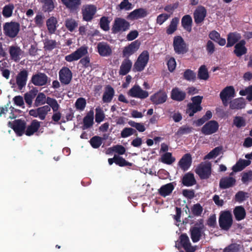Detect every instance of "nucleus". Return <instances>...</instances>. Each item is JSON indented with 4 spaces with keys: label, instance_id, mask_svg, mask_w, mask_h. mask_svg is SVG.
I'll return each instance as SVG.
<instances>
[{
    "label": "nucleus",
    "instance_id": "f257e3e1",
    "mask_svg": "<svg viewBox=\"0 0 252 252\" xmlns=\"http://www.w3.org/2000/svg\"><path fill=\"white\" fill-rule=\"evenodd\" d=\"M20 30V24L16 22H6L3 25L4 35L11 38L16 37Z\"/></svg>",
    "mask_w": 252,
    "mask_h": 252
},
{
    "label": "nucleus",
    "instance_id": "f03ea898",
    "mask_svg": "<svg viewBox=\"0 0 252 252\" xmlns=\"http://www.w3.org/2000/svg\"><path fill=\"white\" fill-rule=\"evenodd\" d=\"M130 25L129 22L121 17H117L114 19L111 31L112 33L116 34L128 31Z\"/></svg>",
    "mask_w": 252,
    "mask_h": 252
},
{
    "label": "nucleus",
    "instance_id": "7ed1b4c3",
    "mask_svg": "<svg viewBox=\"0 0 252 252\" xmlns=\"http://www.w3.org/2000/svg\"><path fill=\"white\" fill-rule=\"evenodd\" d=\"M195 172L201 180L209 179L212 173V165L210 162H201L195 169Z\"/></svg>",
    "mask_w": 252,
    "mask_h": 252
},
{
    "label": "nucleus",
    "instance_id": "20e7f679",
    "mask_svg": "<svg viewBox=\"0 0 252 252\" xmlns=\"http://www.w3.org/2000/svg\"><path fill=\"white\" fill-rule=\"evenodd\" d=\"M220 227L222 230L228 231L233 224L232 215L230 211L221 212L219 219Z\"/></svg>",
    "mask_w": 252,
    "mask_h": 252
},
{
    "label": "nucleus",
    "instance_id": "39448f33",
    "mask_svg": "<svg viewBox=\"0 0 252 252\" xmlns=\"http://www.w3.org/2000/svg\"><path fill=\"white\" fill-rule=\"evenodd\" d=\"M96 12L97 7L95 5L92 4L83 5L81 8L83 20L87 22L92 21Z\"/></svg>",
    "mask_w": 252,
    "mask_h": 252
},
{
    "label": "nucleus",
    "instance_id": "423d86ee",
    "mask_svg": "<svg viewBox=\"0 0 252 252\" xmlns=\"http://www.w3.org/2000/svg\"><path fill=\"white\" fill-rule=\"evenodd\" d=\"M173 46L175 52L178 55L185 54L189 50L188 45L180 35L174 37Z\"/></svg>",
    "mask_w": 252,
    "mask_h": 252
},
{
    "label": "nucleus",
    "instance_id": "0eeeda50",
    "mask_svg": "<svg viewBox=\"0 0 252 252\" xmlns=\"http://www.w3.org/2000/svg\"><path fill=\"white\" fill-rule=\"evenodd\" d=\"M9 127H11L18 136H22L25 132L26 123L24 120L17 119L13 122H9Z\"/></svg>",
    "mask_w": 252,
    "mask_h": 252
},
{
    "label": "nucleus",
    "instance_id": "6e6552de",
    "mask_svg": "<svg viewBox=\"0 0 252 252\" xmlns=\"http://www.w3.org/2000/svg\"><path fill=\"white\" fill-rule=\"evenodd\" d=\"M88 53V47L82 46L77 49L75 51L65 57V60L68 62L77 61Z\"/></svg>",
    "mask_w": 252,
    "mask_h": 252
},
{
    "label": "nucleus",
    "instance_id": "1a4fd4ad",
    "mask_svg": "<svg viewBox=\"0 0 252 252\" xmlns=\"http://www.w3.org/2000/svg\"><path fill=\"white\" fill-rule=\"evenodd\" d=\"M219 125L215 120L206 123L201 128V131L205 135H209L216 132L219 129Z\"/></svg>",
    "mask_w": 252,
    "mask_h": 252
},
{
    "label": "nucleus",
    "instance_id": "9d476101",
    "mask_svg": "<svg viewBox=\"0 0 252 252\" xmlns=\"http://www.w3.org/2000/svg\"><path fill=\"white\" fill-rule=\"evenodd\" d=\"M47 104L52 109L54 114L52 117V120L55 122H58L61 118V113L58 110L60 105L57 100L54 98L48 97L47 99Z\"/></svg>",
    "mask_w": 252,
    "mask_h": 252
},
{
    "label": "nucleus",
    "instance_id": "9b49d317",
    "mask_svg": "<svg viewBox=\"0 0 252 252\" xmlns=\"http://www.w3.org/2000/svg\"><path fill=\"white\" fill-rule=\"evenodd\" d=\"M140 43L138 40L132 42L128 45L125 47L122 52L123 57L129 59V57L134 54L139 48Z\"/></svg>",
    "mask_w": 252,
    "mask_h": 252
},
{
    "label": "nucleus",
    "instance_id": "f8f14e48",
    "mask_svg": "<svg viewBox=\"0 0 252 252\" xmlns=\"http://www.w3.org/2000/svg\"><path fill=\"white\" fill-rule=\"evenodd\" d=\"M167 99V94L163 90H159L150 96V100L153 104L156 105L164 103Z\"/></svg>",
    "mask_w": 252,
    "mask_h": 252
},
{
    "label": "nucleus",
    "instance_id": "ddd939ff",
    "mask_svg": "<svg viewBox=\"0 0 252 252\" xmlns=\"http://www.w3.org/2000/svg\"><path fill=\"white\" fill-rule=\"evenodd\" d=\"M59 80L63 85L69 84L72 78V73L70 69L67 67H63L59 71Z\"/></svg>",
    "mask_w": 252,
    "mask_h": 252
},
{
    "label": "nucleus",
    "instance_id": "4468645a",
    "mask_svg": "<svg viewBox=\"0 0 252 252\" xmlns=\"http://www.w3.org/2000/svg\"><path fill=\"white\" fill-rule=\"evenodd\" d=\"M48 79V77L44 73L38 72L32 76L31 81L36 86H43L47 84Z\"/></svg>",
    "mask_w": 252,
    "mask_h": 252
},
{
    "label": "nucleus",
    "instance_id": "2eb2a0df",
    "mask_svg": "<svg viewBox=\"0 0 252 252\" xmlns=\"http://www.w3.org/2000/svg\"><path fill=\"white\" fill-rule=\"evenodd\" d=\"M128 94L133 97L145 99L149 96L147 91L143 90L139 86L135 85L128 91Z\"/></svg>",
    "mask_w": 252,
    "mask_h": 252
},
{
    "label": "nucleus",
    "instance_id": "dca6fc26",
    "mask_svg": "<svg viewBox=\"0 0 252 252\" xmlns=\"http://www.w3.org/2000/svg\"><path fill=\"white\" fill-rule=\"evenodd\" d=\"M207 15V10L202 5L197 6L193 12L194 22L197 25L202 23Z\"/></svg>",
    "mask_w": 252,
    "mask_h": 252
},
{
    "label": "nucleus",
    "instance_id": "f3484780",
    "mask_svg": "<svg viewBox=\"0 0 252 252\" xmlns=\"http://www.w3.org/2000/svg\"><path fill=\"white\" fill-rule=\"evenodd\" d=\"M29 75L28 71L23 69L20 71L16 76V82L18 88L20 90L23 89L27 84Z\"/></svg>",
    "mask_w": 252,
    "mask_h": 252
},
{
    "label": "nucleus",
    "instance_id": "a211bd4d",
    "mask_svg": "<svg viewBox=\"0 0 252 252\" xmlns=\"http://www.w3.org/2000/svg\"><path fill=\"white\" fill-rule=\"evenodd\" d=\"M97 51L100 56L108 57L112 54V49L109 44L105 42H100L97 44Z\"/></svg>",
    "mask_w": 252,
    "mask_h": 252
},
{
    "label": "nucleus",
    "instance_id": "6ab92c4d",
    "mask_svg": "<svg viewBox=\"0 0 252 252\" xmlns=\"http://www.w3.org/2000/svg\"><path fill=\"white\" fill-rule=\"evenodd\" d=\"M180 243L186 252H194L196 251L195 247L192 246L189 238L187 234H182L180 236Z\"/></svg>",
    "mask_w": 252,
    "mask_h": 252
},
{
    "label": "nucleus",
    "instance_id": "aec40b11",
    "mask_svg": "<svg viewBox=\"0 0 252 252\" xmlns=\"http://www.w3.org/2000/svg\"><path fill=\"white\" fill-rule=\"evenodd\" d=\"M192 164V157L189 153L185 154L178 162V166L184 171H187Z\"/></svg>",
    "mask_w": 252,
    "mask_h": 252
},
{
    "label": "nucleus",
    "instance_id": "412c9836",
    "mask_svg": "<svg viewBox=\"0 0 252 252\" xmlns=\"http://www.w3.org/2000/svg\"><path fill=\"white\" fill-rule=\"evenodd\" d=\"M23 51L17 45H12L9 48V53L11 60L18 62L21 59Z\"/></svg>",
    "mask_w": 252,
    "mask_h": 252
},
{
    "label": "nucleus",
    "instance_id": "4be33fe9",
    "mask_svg": "<svg viewBox=\"0 0 252 252\" xmlns=\"http://www.w3.org/2000/svg\"><path fill=\"white\" fill-rule=\"evenodd\" d=\"M148 15V12L146 9L139 8L131 12L127 16V19L134 20L145 17Z\"/></svg>",
    "mask_w": 252,
    "mask_h": 252
},
{
    "label": "nucleus",
    "instance_id": "5701e85b",
    "mask_svg": "<svg viewBox=\"0 0 252 252\" xmlns=\"http://www.w3.org/2000/svg\"><path fill=\"white\" fill-rule=\"evenodd\" d=\"M115 95V90L110 85H108L105 87L104 93L102 97L103 103H110Z\"/></svg>",
    "mask_w": 252,
    "mask_h": 252
},
{
    "label": "nucleus",
    "instance_id": "b1692460",
    "mask_svg": "<svg viewBox=\"0 0 252 252\" xmlns=\"http://www.w3.org/2000/svg\"><path fill=\"white\" fill-rule=\"evenodd\" d=\"M63 4L70 12L77 11L81 4V0H61Z\"/></svg>",
    "mask_w": 252,
    "mask_h": 252
},
{
    "label": "nucleus",
    "instance_id": "393cba45",
    "mask_svg": "<svg viewBox=\"0 0 252 252\" xmlns=\"http://www.w3.org/2000/svg\"><path fill=\"white\" fill-rule=\"evenodd\" d=\"M246 43L245 40L243 39L235 44L234 53L237 57H240L247 53V49L245 47Z\"/></svg>",
    "mask_w": 252,
    "mask_h": 252
},
{
    "label": "nucleus",
    "instance_id": "a878e982",
    "mask_svg": "<svg viewBox=\"0 0 252 252\" xmlns=\"http://www.w3.org/2000/svg\"><path fill=\"white\" fill-rule=\"evenodd\" d=\"M186 97V93L177 87L173 88L171 92V98L173 100L182 101Z\"/></svg>",
    "mask_w": 252,
    "mask_h": 252
},
{
    "label": "nucleus",
    "instance_id": "bb28decb",
    "mask_svg": "<svg viewBox=\"0 0 252 252\" xmlns=\"http://www.w3.org/2000/svg\"><path fill=\"white\" fill-rule=\"evenodd\" d=\"M94 111L90 110L83 118V126L82 127V129L85 130L92 127L94 124Z\"/></svg>",
    "mask_w": 252,
    "mask_h": 252
},
{
    "label": "nucleus",
    "instance_id": "cd10ccee",
    "mask_svg": "<svg viewBox=\"0 0 252 252\" xmlns=\"http://www.w3.org/2000/svg\"><path fill=\"white\" fill-rule=\"evenodd\" d=\"M40 127V122L36 120H33L32 121L30 125L26 128L25 133L29 136L32 135L38 130Z\"/></svg>",
    "mask_w": 252,
    "mask_h": 252
},
{
    "label": "nucleus",
    "instance_id": "c85d7f7f",
    "mask_svg": "<svg viewBox=\"0 0 252 252\" xmlns=\"http://www.w3.org/2000/svg\"><path fill=\"white\" fill-rule=\"evenodd\" d=\"M132 63L129 59H125L123 61L119 71L120 75H126L131 70Z\"/></svg>",
    "mask_w": 252,
    "mask_h": 252
},
{
    "label": "nucleus",
    "instance_id": "c756f323",
    "mask_svg": "<svg viewBox=\"0 0 252 252\" xmlns=\"http://www.w3.org/2000/svg\"><path fill=\"white\" fill-rule=\"evenodd\" d=\"M182 183L186 187H191L196 184V181L194 174L190 172L186 173L183 177Z\"/></svg>",
    "mask_w": 252,
    "mask_h": 252
},
{
    "label": "nucleus",
    "instance_id": "7c9ffc66",
    "mask_svg": "<svg viewBox=\"0 0 252 252\" xmlns=\"http://www.w3.org/2000/svg\"><path fill=\"white\" fill-rule=\"evenodd\" d=\"M236 182L235 179L231 177L222 178L220 181V188L221 189H226L232 187Z\"/></svg>",
    "mask_w": 252,
    "mask_h": 252
},
{
    "label": "nucleus",
    "instance_id": "2f4dec72",
    "mask_svg": "<svg viewBox=\"0 0 252 252\" xmlns=\"http://www.w3.org/2000/svg\"><path fill=\"white\" fill-rule=\"evenodd\" d=\"M245 99L243 97H239L231 100L229 102V108L232 110L241 109L245 106Z\"/></svg>",
    "mask_w": 252,
    "mask_h": 252
},
{
    "label": "nucleus",
    "instance_id": "473e14b6",
    "mask_svg": "<svg viewBox=\"0 0 252 252\" xmlns=\"http://www.w3.org/2000/svg\"><path fill=\"white\" fill-rule=\"evenodd\" d=\"M192 19L190 15H185L181 19V25L187 32H190L192 30Z\"/></svg>",
    "mask_w": 252,
    "mask_h": 252
},
{
    "label": "nucleus",
    "instance_id": "72a5a7b5",
    "mask_svg": "<svg viewBox=\"0 0 252 252\" xmlns=\"http://www.w3.org/2000/svg\"><path fill=\"white\" fill-rule=\"evenodd\" d=\"M179 21V17H175L172 19L169 25L166 28V33L168 35L172 34L177 30Z\"/></svg>",
    "mask_w": 252,
    "mask_h": 252
},
{
    "label": "nucleus",
    "instance_id": "f704fd0d",
    "mask_svg": "<svg viewBox=\"0 0 252 252\" xmlns=\"http://www.w3.org/2000/svg\"><path fill=\"white\" fill-rule=\"evenodd\" d=\"M241 38V36L240 33L237 32H230L227 35L226 47H230L233 46Z\"/></svg>",
    "mask_w": 252,
    "mask_h": 252
},
{
    "label": "nucleus",
    "instance_id": "c9c22d12",
    "mask_svg": "<svg viewBox=\"0 0 252 252\" xmlns=\"http://www.w3.org/2000/svg\"><path fill=\"white\" fill-rule=\"evenodd\" d=\"M190 237L193 242H198L202 236V228L200 227H193L190 229Z\"/></svg>",
    "mask_w": 252,
    "mask_h": 252
},
{
    "label": "nucleus",
    "instance_id": "e433bc0d",
    "mask_svg": "<svg viewBox=\"0 0 252 252\" xmlns=\"http://www.w3.org/2000/svg\"><path fill=\"white\" fill-rule=\"evenodd\" d=\"M233 214L236 220L240 221L246 218V212L243 206H238L234 208Z\"/></svg>",
    "mask_w": 252,
    "mask_h": 252
},
{
    "label": "nucleus",
    "instance_id": "4c0bfd02",
    "mask_svg": "<svg viewBox=\"0 0 252 252\" xmlns=\"http://www.w3.org/2000/svg\"><path fill=\"white\" fill-rule=\"evenodd\" d=\"M251 161L250 160L240 159L233 166L232 170L234 172H237L243 170L245 167L250 165Z\"/></svg>",
    "mask_w": 252,
    "mask_h": 252
},
{
    "label": "nucleus",
    "instance_id": "58836bf2",
    "mask_svg": "<svg viewBox=\"0 0 252 252\" xmlns=\"http://www.w3.org/2000/svg\"><path fill=\"white\" fill-rule=\"evenodd\" d=\"M174 189L173 183H170L162 186L158 189L159 194L162 197L170 195Z\"/></svg>",
    "mask_w": 252,
    "mask_h": 252
},
{
    "label": "nucleus",
    "instance_id": "ea45409f",
    "mask_svg": "<svg viewBox=\"0 0 252 252\" xmlns=\"http://www.w3.org/2000/svg\"><path fill=\"white\" fill-rule=\"evenodd\" d=\"M209 37L220 46H224L226 44L225 39L220 37V34L215 30L212 31L209 33Z\"/></svg>",
    "mask_w": 252,
    "mask_h": 252
},
{
    "label": "nucleus",
    "instance_id": "a19ab883",
    "mask_svg": "<svg viewBox=\"0 0 252 252\" xmlns=\"http://www.w3.org/2000/svg\"><path fill=\"white\" fill-rule=\"evenodd\" d=\"M58 22L56 18L52 16L46 21V26L48 32L52 34L55 33L57 29Z\"/></svg>",
    "mask_w": 252,
    "mask_h": 252
},
{
    "label": "nucleus",
    "instance_id": "79ce46f5",
    "mask_svg": "<svg viewBox=\"0 0 252 252\" xmlns=\"http://www.w3.org/2000/svg\"><path fill=\"white\" fill-rule=\"evenodd\" d=\"M235 95L234 88L233 86H227L224 88L220 93V96L231 99Z\"/></svg>",
    "mask_w": 252,
    "mask_h": 252
},
{
    "label": "nucleus",
    "instance_id": "37998d69",
    "mask_svg": "<svg viewBox=\"0 0 252 252\" xmlns=\"http://www.w3.org/2000/svg\"><path fill=\"white\" fill-rule=\"evenodd\" d=\"M37 92L38 90L35 88H33L24 94L25 101L29 107L32 106V100L37 95Z\"/></svg>",
    "mask_w": 252,
    "mask_h": 252
},
{
    "label": "nucleus",
    "instance_id": "c03bdc74",
    "mask_svg": "<svg viewBox=\"0 0 252 252\" xmlns=\"http://www.w3.org/2000/svg\"><path fill=\"white\" fill-rule=\"evenodd\" d=\"M176 159L172 156V153L166 152L161 156L160 161L168 165H171L175 162Z\"/></svg>",
    "mask_w": 252,
    "mask_h": 252
},
{
    "label": "nucleus",
    "instance_id": "a18cd8bd",
    "mask_svg": "<svg viewBox=\"0 0 252 252\" xmlns=\"http://www.w3.org/2000/svg\"><path fill=\"white\" fill-rule=\"evenodd\" d=\"M105 139L99 136H94L90 139L89 142L93 148L97 149L99 148Z\"/></svg>",
    "mask_w": 252,
    "mask_h": 252
},
{
    "label": "nucleus",
    "instance_id": "49530a36",
    "mask_svg": "<svg viewBox=\"0 0 252 252\" xmlns=\"http://www.w3.org/2000/svg\"><path fill=\"white\" fill-rule=\"evenodd\" d=\"M49 97H46V95L43 93H39L37 94L35 98L34 105L37 107L42 105H44L45 103L47 104V99Z\"/></svg>",
    "mask_w": 252,
    "mask_h": 252
},
{
    "label": "nucleus",
    "instance_id": "de8ad7c7",
    "mask_svg": "<svg viewBox=\"0 0 252 252\" xmlns=\"http://www.w3.org/2000/svg\"><path fill=\"white\" fill-rule=\"evenodd\" d=\"M198 78L200 80H207L209 78L208 69L205 65H201L198 70Z\"/></svg>",
    "mask_w": 252,
    "mask_h": 252
},
{
    "label": "nucleus",
    "instance_id": "09e8293b",
    "mask_svg": "<svg viewBox=\"0 0 252 252\" xmlns=\"http://www.w3.org/2000/svg\"><path fill=\"white\" fill-rule=\"evenodd\" d=\"M202 109L201 106L194 105L189 103L187 105V113L189 117H192L195 113Z\"/></svg>",
    "mask_w": 252,
    "mask_h": 252
},
{
    "label": "nucleus",
    "instance_id": "8fccbe9b",
    "mask_svg": "<svg viewBox=\"0 0 252 252\" xmlns=\"http://www.w3.org/2000/svg\"><path fill=\"white\" fill-rule=\"evenodd\" d=\"M51 107L48 105H44L37 108V113H38L39 118L41 120H44L47 114L51 111Z\"/></svg>",
    "mask_w": 252,
    "mask_h": 252
},
{
    "label": "nucleus",
    "instance_id": "3c124183",
    "mask_svg": "<svg viewBox=\"0 0 252 252\" xmlns=\"http://www.w3.org/2000/svg\"><path fill=\"white\" fill-rule=\"evenodd\" d=\"M64 25L67 30L72 32L78 26V23L72 18L66 19L65 21Z\"/></svg>",
    "mask_w": 252,
    "mask_h": 252
},
{
    "label": "nucleus",
    "instance_id": "603ef678",
    "mask_svg": "<svg viewBox=\"0 0 252 252\" xmlns=\"http://www.w3.org/2000/svg\"><path fill=\"white\" fill-rule=\"evenodd\" d=\"M57 42L55 40L45 38L44 40V48L46 51H52L56 47Z\"/></svg>",
    "mask_w": 252,
    "mask_h": 252
},
{
    "label": "nucleus",
    "instance_id": "864d4df0",
    "mask_svg": "<svg viewBox=\"0 0 252 252\" xmlns=\"http://www.w3.org/2000/svg\"><path fill=\"white\" fill-rule=\"evenodd\" d=\"M184 79L188 81H194L196 79V73L193 70L187 69L183 74Z\"/></svg>",
    "mask_w": 252,
    "mask_h": 252
},
{
    "label": "nucleus",
    "instance_id": "5fc2aeb1",
    "mask_svg": "<svg viewBox=\"0 0 252 252\" xmlns=\"http://www.w3.org/2000/svg\"><path fill=\"white\" fill-rule=\"evenodd\" d=\"M14 8L13 4H9L5 5L2 9V14L5 18H8L12 16Z\"/></svg>",
    "mask_w": 252,
    "mask_h": 252
},
{
    "label": "nucleus",
    "instance_id": "6e6d98bb",
    "mask_svg": "<svg viewBox=\"0 0 252 252\" xmlns=\"http://www.w3.org/2000/svg\"><path fill=\"white\" fill-rule=\"evenodd\" d=\"M115 164L121 166H131L132 163L127 161L125 158L119 156L115 155Z\"/></svg>",
    "mask_w": 252,
    "mask_h": 252
},
{
    "label": "nucleus",
    "instance_id": "4d7b16f0",
    "mask_svg": "<svg viewBox=\"0 0 252 252\" xmlns=\"http://www.w3.org/2000/svg\"><path fill=\"white\" fill-rule=\"evenodd\" d=\"M133 134L137 135V131L135 129L131 127H125L121 132V136L122 138H126Z\"/></svg>",
    "mask_w": 252,
    "mask_h": 252
},
{
    "label": "nucleus",
    "instance_id": "13d9d810",
    "mask_svg": "<svg viewBox=\"0 0 252 252\" xmlns=\"http://www.w3.org/2000/svg\"><path fill=\"white\" fill-rule=\"evenodd\" d=\"M222 150V147L219 146L215 148L210 151L206 156L204 159H212L217 157Z\"/></svg>",
    "mask_w": 252,
    "mask_h": 252
},
{
    "label": "nucleus",
    "instance_id": "bf43d9fd",
    "mask_svg": "<svg viewBox=\"0 0 252 252\" xmlns=\"http://www.w3.org/2000/svg\"><path fill=\"white\" fill-rule=\"evenodd\" d=\"M109 23L110 21L108 18L106 16H102L100 19L99 26L100 28L104 31H108L109 30Z\"/></svg>",
    "mask_w": 252,
    "mask_h": 252
},
{
    "label": "nucleus",
    "instance_id": "052dcab7",
    "mask_svg": "<svg viewBox=\"0 0 252 252\" xmlns=\"http://www.w3.org/2000/svg\"><path fill=\"white\" fill-rule=\"evenodd\" d=\"M132 4L128 0H123V1L117 6V9L120 10H129L132 8Z\"/></svg>",
    "mask_w": 252,
    "mask_h": 252
},
{
    "label": "nucleus",
    "instance_id": "680f3d73",
    "mask_svg": "<svg viewBox=\"0 0 252 252\" xmlns=\"http://www.w3.org/2000/svg\"><path fill=\"white\" fill-rule=\"evenodd\" d=\"M44 5L43 10L45 12H51L54 8V4L53 0H43Z\"/></svg>",
    "mask_w": 252,
    "mask_h": 252
},
{
    "label": "nucleus",
    "instance_id": "e2e57ef3",
    "mask_svg": "<svg viewBox=\"0 0 252 252\" xmlns=\"http://www.w3.org/2000/svg\"><path fill=\"white\" fill-rule=\"evenodd\" d=\"M191 210L194 216H199L202 213L203 208L199 203H197L193 205Z\"/></svg>",
    "mask_w": 252,
    "mask_h": 252
},
{
    "label": "nucleus",
    "instance_id": "0e129e2a",
    "mask_svg": "<svg viewBox=\"0 0 252 252\" xmlns=\"http://www.w3.org/2000/svg\"><path fill=\"white\" fill-rule=\"evenodd\" d=\"M75 105L77 109L83 110L86 106V100L83 97H79L76 100Z\"/></svg>",
    "mask_w": 252,
    "mask_h": 252
},
{
    "label": "nucleus",
    "instance_id": "69168bd1",
    "mask_svg": "<svg viewBox=\"0 0 252 252\" xmlns=\"http://www.w3.org/2000/svg\"><path fill=\"white\" fill-rule=\"evenodd\" d=\"M108 151L115 152L119 155H123L126 152L125 148L121 145H117L109 148Z\"/></svg>",
    "mask_w": 252,
    "mask_h": 252
},
{
    "label": "nucleus",
    "instance_id": "338daca9",
    "mask_svg": "<svg viewBox=\"0 0 252 252\" xmlns=\"http://www.w3.org/2000/svg\"><path fill=\"white\" fill-rule=\"evenodd\" d=\"M138 60H139L140 62L147 64L149 60V53L148 51L144 50L143 51L139 56Z\"/></svg>",
    "mask_w": 252,
    "mask_h": 252
},
{
    "label": "nucleus",
    "instance_id": "774afa93",
    "mask_svg": "<svg viewBox=\"0 0 252 252\" xmlns=\"http://www.w3.org/2000/svg\"><path fill=\"white\" fill-rule=\"evenodd\" d=\"M146 65V64L143 63L139 60H137L134 64L133 70L134 72H141L144 69Z\"/></svg>",
    "mask_w": 252,
    "mask_h": 252
}]
</instances>
